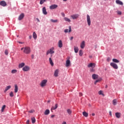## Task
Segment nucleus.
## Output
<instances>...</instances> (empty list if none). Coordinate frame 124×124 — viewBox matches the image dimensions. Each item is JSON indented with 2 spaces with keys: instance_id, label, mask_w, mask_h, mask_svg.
<instances>
[{
  "instance_id": "f257e3e1",
  "label": "nucleus",
  "mask_w": 124,
  "mask_h": 124,
  "mask_svg": "<svg viewBox=\"0 0 124 124\" xmlns=\"http://www.w3.org/2000/svg\"><path fill=\"white\" fill-rule=\"evenodd\" d=\"M21 51L23 50V53H24V54H26L27 55H29V54L31 53V47H29V46L22 47L21 48Z\"/></svg>"
},
{
  "instance_id": "f03ea898",
  "label": "nucleus",
  "mask_w": 124,
  "mask_h": 124,
  "mask_svg": "<svg viewBox=\"0 0 124 124\" xmlns=\"http://www.w3.org/2000/svg\"><path fill=\"white\" fill-rule=\"evenodd\" d=\"M47 82L48 80H47V79H44L42 80L40 84L41 87H42V88H43V87L46 86Z\"/></svg>"
},
{
  "instance_id": "7ed1b4c3",
  "label": "nucleus",
  "mask_w": 124,
  "mask_h": 124,
  "mask_svg": "<svg viewBox=\"0 0 124 124\" xmlns=\"http://www.w3.org/2000/svg\"><path fill=\"white\" fill-rule=\"evenodd\" d=\"M54 50L55 48L54 47H51L50 49L46 51V55H48V54H54L55 53Z\"/></svg>"
},
{
  "instance_id": "20e7f679",
  "label": "nucleus",
  "mask_w": 124,
  "mask_h": 124,
  "mask_svg": "<svg viewBox=\"0 0 124 124\" xmlns=\"http://www.w3.org/2000/svg\"><path fill=\"white\" fill-rule=\"evenodd\" d=\"M87 22L89 26H91V17L89 15H87Z\"/></svg>"
},
{
  "instance_id": "39448f33",
  "label": "nucleus",
  "mask_w": 124,
  "mask_h": 124,
  "mask_svg": "<svg viewBox=\"0 0 124 124\" xmlns=\"http://www.w3.org/2000/svg\"><path fill=\"white\" fill-rule=\"evenodd\" d=\"M110 66L113 67L114 69H118V65L117 64L114 63V62H111L110 63Z\"/></svg>"
},
{
  "instance_id": "423d86ee",
  "label": "nucleus",
  "mask_w": 124,
  "mask_h": 124,
  "mask_svg": "<svg viewBox=\"0 0 124 124\" xmlns=\"http://www.w3.org/2000/svg\"><path fill=\"white\" fill-rule=\"evenodd\" d=\"M78 17L79 15L78 14L72 15L71 16V18H72L73 20H75V19H78Z\"/></svg>"
},
{
  "instance_id": "0eeeda50",
  "label": "nucleus",
  "mask_w": 124,
  "mask_h": 124,
  "mask_svg": "<svg viewBox=\"0 0 124 124\" xmlns=\"http://www.w3.org/2000/svg\"><path fill=\"white\" fill-rule=\"evenodd\" d=\"M49 8L51 10L56 9V8H58V5H56V4L51 5V6H50Z\"/></svg>"
},
{
  "instance_id": "6e6552de",
  "label": "nucleus",
  "mask_w": 124,
  "mask_h": 124,
  "mask_svg": "<svg viewBox=\"0 0 124 124\" xmlns=\"http://www.w3.org/2000/svg\"><path fill=\"white\" fill-rule=\"evenodd\" d=\"M88 67H92V68H94V67H95V63H90L88 65Z\"/></svg>"
},
{
  "instance_id": "1a4fd4ad",
  "label": "nucleus",
  "mask_w": 124,
  "mask_h": 124,
  "mask_svg": "<svg viewBox=\"0 0 124 124\" xmlns=\"http://www.w3.org/2000/svg\"><path fill=\"white\" fill-rule=\"evenodd\" d=\"M0 5H1V6H6V5H7V4H6V2H5V1L4 0H2L0 1Z\"/></svg>"
},
{
  "instance_id": "9d476101",
  "label": "nucleus",
  "mask_w": 124,
  "mask_h": 124,
  "mask_svg": "<svg viewBox=\"0 0 124 124\" xmlns=\"http://www.w3.org/2000/svg\"><path fill=\"white\" fill-rule=\"evenodd\" d=\"M22 70L23 71H29L30 70V67L29 66H25L23 67Z\"/></svg>"
},
{
  "instance_id": "9b49d317",
  "label": "nucleus",
  "mask_w": 124,
  "mask_h": 124,
  "mask_svg": "<svg viewBox=\"0 0 124 124\" xmlns=\"http://www.w3.org/2000/svg\"><path fill=\"white\" fill-rule=\"evenodd\" d=\"M115 2L117 4H119V5H124V3H123V2L120 0H116Z\"/></svg>"
},
{
  "instance_id": "f8f14e48",
  "label": "nucleus",
  "mask_w": 124,
  "mask_h": 124,
  "mask_svg": "<svg viewBox=\"0 0 124 124\" xmlns=\"http://www.w3.org/2000/svg\"><path fill=\"white\" fill-rule=\"evenodd\" d=\"M92 78L93 80H96V79L98 78V75L94 74L92 75Z\"/></svg>"
},
{
  "instance_id": "ddd939ff",
  "label": "nucleus",
  "mask_w": 124,
  "mask_h": 124,
  "mask_svg": "<svg viewBox=\"0 0 124 124\" xmlns=\"http://www.w3.org/2000/svg\"><path fill=\"white\" fill-rule=\"evenodd\" d=\"M24 17H25V15L24 14H21L18 17V20L19 21H21V20H22Z\"/></svg>"
},
{
  "instance_id": "4468645a",
  "label": "nucleus",
  "mask_w": 124,
  "mask_h": 124,
  "mask_svg": "<svg viewBox=\"0 0 124 124\" xmlns=\"http://www.w3.org/2000/svg\"><path fill=\"white\" fill-rule=\"evenodd\" d=\"M58 47H59V48H62V41L61 40L58 42Z\"/></svg>"
},
{
  "instance_id": "2eb2a0df",
  "label": "nucleus",
  "mask_w": 124,
  "mask_h": 124,
  "mask_svg": "<svg viewBox=\"0 0 124 124\" xmlns=\"http://www.w3.org/2000/svg\"><path fill=\"white\" fill-rule=\"evenodd\" d=\"M59 69H57L54 71L55 77H58V76H59Z\"/></svg>"
},
{
  "instance_id": "dca6fc26",
  "label": "nucleus",
  "mask_w": 124,
  "mask_h": 124,
  "mask_svg": "<svg viewBox=\"0 0 124 124\" xmlns=\"http://www.w3.org/2000/svg\"><path fill=\"white\" fill-rule=\"evenodd\" d=\"M70 66V60H67L66 61V67H68V66Z\"/></svg>"
},
{
  "instance_id": "f3484780",
  "label": "nucleus",
  "mask_w": 124,
  "mask_h": 124,
  "mask_svg": "<svg viewBox=\"0 0 124 124\" xmlns=\"http://www.w3.org/2000/svg\"><path fill=\"white\" fill-rule=\"evenodd\" d=\"M80 48L81 49H84L85 48V42L84 41H82L80 44Z\"/></svg>"
},
{
  "instance_id": "a211bd4d",
  "label": "nucleus",
  "mask_w": 124,
  "mask_h": 124,
  "mask_svg": "<svg viewBox=\"0 0 124 124\" xmlns=\"http://www.w3.org/2000/svg\"><path fill=\"white\" fill-rule=\"evenodd\" d=\"M42 11L44 15H47V11H46V8L45 7L43 8Z\"/></svg>"
},
{
  "instance_id": "6ab92c4d",
  "label": "nucleus",
  "mask_w": 124,
  "mask_h": 124,
  "mask_svg": "<svg viewBox=\"0 0 124 124\" xmlns=\"http://www.w3.org/2000/svg\"><path fill=\"white\" fill-rule=\"evenodd\" d=\"M64 32H71V26H69V31L68 29L65 30Z\"/></svg>"
},
{
  "instance_id": "aec40b11",
  "label": "nucleus",
  "mask_w": 124,
  "mask_h": 124,
  "mask_svg": "<svg viewBox=\"0 0 124 124\" xmlns=\"http://www.w3.org/2000/svg\"><path fill=\"white\" fill-rule=\"evenodd\" d=\"M24 66H25V63L24 62L19 63L18 65L19 68H22V67H24Z\"/></svg>"
},
{
  "instance_id": "412c9836",
  "label": "nucleus",
  "mask_w": 124,
  "mask_h": 124,
  "mask_svg": "<svg viewBox=\"0 0 124 124\" xmlns=\"http://www.w3.org/2000/svg\"><path fill=\"white\" fill-rule=\"evenodd\" d=\"M10 89H11V86L10 85L6 87L4 93H6V91H8V90H10Z\"/></svg>"
},
{
  "instance_id": "4be33fe9",
  "label": "nucleus",
  "mask_w": 124,
  "mask_h": 124,
  "mask_svg": "<svg viewBox=\"0 0 124 124\" xmlns=\"http://www.w3.org/2000/svg\"><path fill=\"white\" fill-rule=\"evenodd\" d=\"M115 116L116 118H117L118 119H120V118H121V113L120 112L115 113Z\"/></svg>"
},
{
  "instance_id": "5701e85b",
  "label": "nucleus",
  "mask_w": 124,
  "mask_h": 124,
  "mask_svg": "<svg viewBox=\"0 0 124 124\" xmlns=\"http://www.w3.org/2000/svg\"><path fill=\"white\" fill-rule=\"evenodd\" d=\"M15 93H18V86L17 84L15 85Z\"/></svg>"
},
{
  "instance_id": "b1692460",
  "label": "nucleus",
  "mask_w": 124,
  "mask_h": 124,
  "mask_svg": "<svg viewBox=\"0 0 124 124\" xmlns=\"http://www.w3.org/2000/svg\"><path fill=\"white\" fill-rule=\"evenodd\" d=\"M57 108H58V104H56L54 107H52L51 108V110H56Z\"/></svg>"
},
{
  "instance_id": "393cba45",
  "label": "nucleus",
  "mask_w": 124,
  "mask_h": 124,
  "mask_svg": "<svg viewBox=\"0 0 124 124\" xmlns=\"http://www.w3.org/2000/svg\"><path fill=\"white\" fill-rule=\"evenodd\" d=\"M33 37L34 38V39L36 40V39L37 38V35L36 34V33H35V32H33Z\"/></svg>"
},
{
  "instance_id": "a878e982",
  "label": "nucleus",
  "mask_w": 124,
  "mask_h": 124,
  "mask_svg": "<svg viewBox=\"0 0 124 124\" xmlns=\"http://www.w3.org/2000/svg\"><path fill=\"white\" fill-rule=\"evenodd\" d=\"M45 115H49L50 114V110L46 109L44 112Z\"/></svg>"
},
{
  "instance_id": "bb28decb",
  "label": "nucleus",
  "mask_w": 124,
  "mask_h": 124,
  "mask_svg": "<svg viewBox=\"0 0 124 124\" xmlns=\"http://www.w3.org/2000/svg\"><path fill=\"white\" fill-rule=\"evenodd\" d=\"M82 114L86 118H87L88 117V116H89V114H88V113H87L86 111L83 112Z\"/></svg>"
},
{
  "instance_id": "cd10ccee",
  "label": "nucleus",
  "mask_w": 124,
  "mask_h": 124,
  "mask_svg": "<svg viewBox=\"0 0 124 124\" xmlns=\"http://www.w3.org/2000/svg\"><path fill=\"white\" fill-rule=\"evenodd\" d=\"M49 61L50 64H51V65L52 66H53L54 65V63L53 62V61L52 60V58H49Z\"/></svg>"
},
{
  "instance_id": "c85d7f7f",
  "label": "nucleus",
  "mask_w": 124,
  "mask_h": 124,
  "mask_svg": "<svg viewBox=\"0 0 124 124\" xmlns=\"http://www.w3.org/2000/svg\"><path fill=\"white\" fill-rule=\"evenodd\" d=\"M102 80V78H100L98 79H97L94 82V85H96V83H98V82H100Z\"/></svg>"
},
{
  "instance_id": "c756f323",
  "label": "nucleus",
  "mask_w": 124,
  "mask_h": 124,
  "mask_svg": "<svg viewBox=\"0 0 124 124\" xmlns=\"http://www.w3.org/2000/svg\"><path fill=\"white\" fill-rule=\"evenodd\" d=\"M74 51L75 53H77L79 51L78 47L74 46Z\"/></svg>"
},
{
  "instance_id": "7c9ffc66",
  "label": "nucleus",
  "mask_w": 124,
  "mask_h": 124,
  "mask_svg": "<svg viewBox=\"0 0 124 124\" xmlns=\"http://www.w3.org/2000/svg\"><path fill=\"white\" fill-rule=\"evenodd\" d=\"M112 62H116V63L120 62V61L118 60V59H113Z\"/></svg>"
},
{
  "instance_id": "2f4dec72",
  "label": "nucleus",
  "mask_w": 124,
  "mask_h": 124,
  "mask_svg": "<svg viewBox=\"0 0 124 124\" xmlns=\"http://www.w3.org/2000/svg\"><path fill=\"white\" fill-rule=\"evenodd\" d=\"M67 112L68 114V115H71V113H72V111L70 109H67Z\"/></svg>"
},
{
  "instance_id": "473e14b6",
  "label": "nucleus",
  "mask_w": 124,
  "mask_h": 124,
  "mask_svg": "<svg viewBox=\"0 0 124 124\" xmlns=\"http://www.w3.org/2000/svg\"><path fill=\"white\" fill-rule=\"evenodd\" d=\"M12 74H15V73H17V70L13 69L11 71Z\"/></svg>"
},
{
  "instance_id": "72a5a7b5",
  "label": "nucleus",
  "mask_w": 124,
  "mask_h": 124,
  "mask_svg": "<svg viewBox=\"0 0 124 124\" xmlns=\"http://www.w3.org/2000/svg\"><path fill=\"white\" fill-rule=\"evenodd\" d=\"M112 104L113 105H117V99H114L112 101Z\"/></svg>"
},
{
  "instance_id": "f704fd0d",
  "label": "nucleus",
  "mask_w": 124,
  "mask_h": 124,
  "mask_svg": "<svg viewBox=\"0 0 124 124\" xmlns=\"http://www.w3.org/2000/svg\"><path fill=\"white\" fill-rule=\"evenodd\" d=\"M64 20H65L66 22H68L69 23L71 22L70 19L67 17H64Z\"/></svg>"
},
{
  "instance_id": "c9c22d12",
  "label": "nucleus",
  "mask_w": 124,
  "mask_h": 124,
  "mask_svg": "<svg viewBox=\"0 0 124 124\" xmlns=\"http://www.w3.org/2000/svg\"><path fill=\"white\" fill-rule=\"evenodd\" d=\"M50 21L52 22V23H58V20L57 19L54 20L53 19H50Z\"/></svg>"
},
{
  "instance_id": "e433bc0d",
  "label": "nucleus",
  "mask_w": 124,
  "mask_h": 124,
  "mask_svg": "<svg viewBox=\"0 0 124 124\" xmlns=\"http://www.w3.org/2000/svg\"><path fill=\"white\" fill-rule=\"evenodd\" d=\"M5 107H6V106L5 105H3L2 108H1V112H3V111H4V109H5Z\"/></svg>"
},
{
  "instance_id": "4c0bfd02",
  "label": "nucleus",
  "mask_w": 124,
  "mask_h": 124,
  "mask_svg": "<svg viewBox=\"0 0 124 124\" xmlns=\"http://www.w3.org/2000/svg\"><path fill=\"white\" fill-rule=\"evenodd\" d=\"M79 56H80V57H82V56H83V50H82V49H80L79 50Z\"/></svg>"
},
{
  "instance_id": "58836bf2",
  "label": "nucleus",
  "mask_w": 124,
  "mask_h": 124,
  "mask_svg": "<svg viewBox=\"0 0 124 124\" xmlns=\"http://www.w3.org/2000/svg\"><path fill=\"white\" fill-rule=\"evenodd\" d=\"M31 120L32 121V124H34V123H35V118L34 117H32L31 118Z\"/></svg>"
},
{
  "instance_id": "ea45409f",
  "label": "nucleus",
  "mask_w": 124,
  "mask_h": 124,
  "mask_svg": "<svg viewBox=\"0 0 124 124\" xmlns=\"http://www.w3.org/2000/svg\"><path fill=\"white\" fill-rule=\"evenodd\" d=\"M45 1H46V0H40V4H43Z\"/></svg>"
},
{
  "instance_id": "a19ab883",
  "label": "nucleus",
  "mask_w": 124,
  "mask_h": 124,
  "mask_svg": "<svg viewBox=\"0 0 124 124\" xmlns=\"http://www.w3.org/2000/svg\"><path fill=\"white\" fill-rule=\"evenodd\" d=\"M9 95L11 97H13V96H14V94L13 93V92H11L9 93Z\"/></svg>"
},
{
  "instance_id": "79ce46f5",
  "label": "nucleus",
  "mask_w": 124,
  "mask_h": 124,
  "mask_svg": "<svg viewBox=\"0 0 124 124\" xmlns=\"http://www.w3.org/2000/svg\"><path fill=\"white\" fill-rule=\"evenodd\" d=\"M4 54H6V55H8V50L6 49L5 50Z\"/></svg>"
},
{
  "instance_id": "37998d69",
  "label": "nucleus",
  "mask_w": 124,
  "mask_h": 124,
  "mask_svg": "<svg viewBox=\"0 0 124 124\" xmlns=\"http://www.w3.org/2000/svg\"><path fill=\"white\" fill-rule=\"evenodd\" d=\"M117 13H118V15H122V12H121V11H118Z\"/></svg>"
},
{
  "instance_id": "c03bdc74",
  "label": "nucleus",
  "mask_w": 124,
  "mask_h": 124,
  "mask_svg": "<svg viewBox=\"0 0 124 124\" xmlns=\"http://www.w3.org/2000/svg\"><path fill=\"white\" fill-rule=\"evenodd\" d=\"M61 15L62 16V17H64V16H65V15L63 13H62Z\"/></svg>"
},
{
  "instance_id": "a18cd8bd",
  "label": "nucleus",
  "mask_w": 124,
  "mask_h": 124,
  "mask_svg": "<svg viewBox=\"0 0 124 124\" xmlns=\"http://www.w3.org/2000/svg\"><path fill=\"white\" fill-rule=\"evenodd\" d=\"M98 93H99V94H102V91H99Z\"/></svg>"
},
{
  "instance_id": "49530a36",
  "label": "nucleus",
  "mask_w": 124,
  "mask_h": 124,
  "mask_svg": "<svg viewBox=\"0 0 124 124\" xmlns=\"http://www.w3.org/2000/svg\"><path fill=\"white\" fill-rule=\"evenodd\" d=\"M79 96H83V93H79Z\"/></svg>"
},
{
  "instance_id": "de8ad7c7",
  "label": "nucleus",
  "mask_w": 124,
  "mask_h": 124,
  "mask_svg": "<svg viewBox=\"0 0 124 124\" xmlns=\"http://www.w3.org/2000/svg\"><path fill=\"white\" fill-rule=\"evenodd\" d=\"M33 112H34V110H31L29 111V113H33Z\"/></svg>"
},
{
  "instance_id": "09e8293b",
  "label": "nucleus",
  "mask_w": 124,
  "mask_h": 124,
  "mask_svg": "<svg viewBox=\"0 0 124 124\" xmlns=\"http://www.w3.org/2000/svg\"><path fill=\"white\" fill-rule=\"evenodd\" d=\"M109 114L110 116H112V111H109Z\"/></svg>"
},
{
  "instance_id": "8fccbe9b",
  "label": "nucleus",
  "mask_w": 124,
  "mask_h": 124,
  "mask_svg": "<svg viewBox=\"0 0 124 124\" xmlns=\"http://www.w3.org/2000/svg\"><path fill=\"white\" fill-rule=\"evenodd\" d=\"M110 58H108L107 59V61H108V62H109L110 61Z\"/></svg>"
},
{
  "instance_id": "3c124183",
  "label": "nucleus",
  "mask_w": 124,
  "mask_h": 124,
  "mask_svg": "<svg viewBox=\"0 0 124 124\" xmlns=\"http://www.w3.org/2000/svg\"><path fill=\"white\" fill-rule=\"evenodd\" d=\"M18 43H19V44H24V43L22 42H18Z\"/></svg>"
},
{
  "instance_id": "603ef678",
  "label": "nucleus",
  "mask_w": 124,
  "mask_h": 124,
  "mask_svg": "<svg viewBox=\"0 0 124 124\" xmlns=\"http://www.w3.org/2000/svg\"><path fill=\"white\" fill-rule=\"evenodd\" d=\"M93 71H94V70L93 69H92L91 70V72H93Z\"/></svg>"
},
{
  "instance_id": "864d4df0",
  "label": "nucleus",
  "mask_w": 124,
  "mask_h": 124,
  "mask_svg": "<svg viewBox=\"0 0 124 124\" xmlns=\"http://www.w3.org/2000/svg\"><path fill=\"white\" fill-rule=\"evenodd\" d=\"M26 123H27V124H30V120H27Z\"/></svg>"
},
{
  "instance_id": "5fc2aeb1",
  "label": "nucleus",
  "mask_w": 124,
  "mask_h": 124,
  "mask_svg": "<svg viewBox=\"0 0 124 124\" xmlns=\"http://www.w3.org/2000/svg\"><path fill=\"white\" fill-rule=\"evenodd\" d=\"M62 124H66V122H65V121L63 122L62 123Z\"/></svg>"
},
{
  "instance_id": "6e6d98bb",
  "label": "nucleus",
  "mask_w": 124,
  "mask_h": 124,
  "mask_svg": "<svg viewBox=\"0 0 124 124\" xmlns=\"http://www.w3.org/2000/svg\"><path fill=\"white\" fill-rule=\"evenodd\" d=\"M73 39V36L70 37V40H72Z\"/></svg>"
},
{
  "instance_id": "4d7b16f0",
  "label": "nucleus",
  "mask_w": 124,
  "mask_h": 124,
  "mask_svg": "<svg viewBox=\"0 0 124 124\" xmlns=\"http://www.w3.org/2000/svg\"><path fill=\"white\" fill-rule=\"evenodd\" d=\"M54 117H55V115H52L51 116V118H54Z\"/></svg>"
},
{
  "instance_id": "13d9d810",
  "label": "nucleus",
  "mask_w": 124,
  "mask_h": 124,
  "mask_svg": "<svg viewBox=\"0 0 124 124\" xmlns=\"http://www.w3.org/2000/svg\"><path fill=\"white\" fill-rule=\"evenodd\" d=\"M36 20H37V22H40V21L39 20V19H38V18H36Z\"/></svg>"
},
{
  "instance_id": "bf43d9fd",
  "label": "nucleus",
  "mask_w": 124,
  "mask_h": 124,
  "mask_svg": "<svg viewBox=\"0 0 124 124\" xmlns=\"http://www.w3.org/2000/svg\"><path fill=\"white\" fill-rule=\"evenodd\" d=\"M31 37H32V36L31 35L29 36V38L30 39H31Z\"/></svg>"
},
{
  "instance_id": "052dcab7",
  "label": "nucleus",
  "mask_w": 124,
  "mask_h": 124,
  "mask_svg": "<svg viewBox=\"0 0 124 124\" xmlns=\"http://www.w3.org/2000/svg\"><path fill=\"white\" fill-rule=\"evenodd\" d=\"M92 115L93 116H95V114H94V113H92Z\"/></svg>"
},
{
  "instance_id": "680f3d73",
  "label": "nucleus",
  "mask_w": 124,
  "mask_h": 124,
  "mask_svg": "<svg viewBox=\"0 0 124 124\" xmlns=\"http://www.w3.org/2000/svg\"><path fill=\"white\" fill-rule=\"evenodd\" d=\"M105 88H106V89H107V88H108V86L107 85H106L105 86Z\"/></svg>"
},
{
  "instance_id": "e2e57ef3",
  "label": "nucleus",
  "mask_w": 124,
  "mask_h": 124,
  "mask_svg": "<svg viewBox=\"0 0 124 124\" xmlns=\"http://www.w3.org/2000/svg\"><path fill=\"white\" fill-rule=\"evenodd\" d=\"M63 1H66L67 0H63Z\"/></svg>"
},
{
  "instance_id": "0e129e2a",
  "label": "nucleus",
  "mask_w": 124,
  "mask_h": 124,
  "mask_svg": "<svg viewBox=\"0 0 124 124\" xmlns=\"http://www.w3.org/2000/svg\"><path fill=\"white\" fill-rule=\"evenodd\" d=\"M47 102L48 103L50 102V100L47 101Z\"/></svg>"
},
{
  "instance_id": "69168bd1",
  "label": "nucleus",
  "mask_w": 124,
  "mask_h": 124,
  "mask_svg": "<svg viewBox=\"0 0 124 124\" xmlns=\"http://www.w3.org/2000/svg\"><path fill=\"white\" fill-rule=\"evenodd\" d=\"M51 57H53V55H51Z\"/></svg>"
}]
</instances>
